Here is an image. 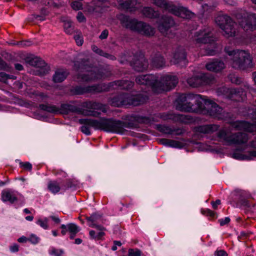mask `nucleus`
<instances>
[{
    "label": "nucleus",
    "instance_id": "obj_53",
    "mask_svg": "<svg viewBox=\"0 0 256 256\" xmlns=\"http://www.w3.org/2000/svg\"><path fill=\"white\" fill-rule=\"evenodd\" d=\"M10 251L12 252H16L19 250V246L16 244H14L10 246Z\"/></svg>",
    "mask_w": 256,
    "mask_h": 256
},
{
    "label": "nucleus",
    "instance_id": "obj_52",
    "mask_svg": "<svg viewBox=\"0 0 256 256\" xmlns=\"http://www.w3.org/2000/svg\"><path fill=\"white\" fill-rule=\"evenodd\" d=\"M0 70H4L7 71L10 70L9 66L0 58Z\"/></svg>",
    "mask_w": 256,
    "mask_h": 256
},
{
    "label": "nucleus",
    "instance_id": "obj_49",
    "mask_svg": "<svg viewBox=\"0 0 256 256\" xmlns=\"http://www.w3.org/2000/svg\"><path fill=\"white\" fill-rule=\"evenodd\" d=\"M10 78V75L7 74L4 72H0V81L6 83L7 80Z\"/></svg>",
    "mask_w": 256,
    "mask_h": 256
},
{
    "label": "nucleus",
    "instance_id": "obj_12",
    "mask_svg": "<svg viewBox=\"0 0 256 256\" xmlns=\"http://www.w3.org/2000/svg\"><path fill=\"white\" fill-rule=\"evenodd\" d=\"M248 116L256 120V107L250 108L248 110ZM232 126L238 130H244L249 132L256 131V120L253 124H250L244 121H238L232 124Z\"/></svg>",
    "mask_w": 256,
    "mask_h": 256
},
{
    "label": "nucleus",
    "instance_id": "obj_20",
    "mask_svg": "<svg viewBox=\"0 0 256 256\" xmlns=\"http://www.w3.org/2000/svg\"><path fill=\"white\" fill-rule=\"evenodd\" d=\"M206 68L208 70L218 72L224 68L225 64L220 60H214L207 63Z\"/></svg>",
    "mask_w": 256,
    "mask_h": 256
},
{
    "label": "nucleus",
    "instance_id": "obj_25",
    "mask_svg": "<svg viewBox=\"0 0 256 256\" xmlns=\"http://www.w3.org/2000/svg\"><path fill=\"white\" fill-rule=\"evenodd\" d=\"M111 86L113 88L129 89L133 86L134 83L127 80H117L112 82Z\"/></svg>",
    "mask_w": 256,
    "mask_h": 256
},
{
    "label": "nucleus",
    "instance_id": "obj_58",
    "mask_svg": "<svg viewBox=\"0 0 256 256\" xmlns=\"http://www.w3.org/2000/svg\"><path fill=\"white\" fill-rule=\"evenodd\" d=\"M108 30H103V31L102 32V33H101V34H100V36L99 38H100V39H102H102H105V38H106L108 37Z\"/></svg>",
    "mask_w": 256,
    "mask_h": 256
},
{
    "label": "nucleus",
    "instance_id": "obj_62",
    "mask_svg": "<svg viewBox=\"0 0 256 256\" xmlns=\"http://www.w3.org/2000/svg\"><path fill=\"white\" fill-rule=\"evenodd\" d=\"M28 240V238H27L24 236H22L18 239V241L19 242H22V243L26 242Z\"/></svg>",
    "mask_w": 256,
    "mask_h": 256
},
{
    "label": "nucleus",
    "instance_id": "obj_10",
    "mask_svg": "<svg viewBox=\"0 0 256 256\" xmlns=\"http://www.w3.org/2000/svg\"><path fill=\"white\" fill-rule=\"evenodd\" d=\"M218 137L220 140L230 144H242L247 142L248 137L247 134L238 132L230 134L226 130L222 129L218 132Z\"/></svg>",
    "mask_w": 256,
    "mask_h": 256
},
{
    "label": "nucleus",
    "instance_id": "obj_64",
    "mask_svg": "<svg viewBox=\"0 0 256 256\" xmlns=\"http://www.w3.org/2000/svg\"><path fill=\"white\" fill-rule=\"evenodd\" d=\"M250 146L252 148H256V137L250 142Z\"/></svg>",
    "mask_w": 256,
    "mask_h": 256
},
{
    "label": "nucleus",
    "instance_id": "obj_63",
    "mask_svg": "<svg viewBox=\"0 0 256 256\" xmlns=\"http://www.w3.org/2000/svg\"><path fill=\"white\" fill-rule=\"evenodd\" d=\"M15 68L18 70H22L23 69V66L21 64H14Z\"/></svg>",
    "mask_w": 256,
    "mask_h": 256
},
{
    "label": "nucleus",
    "instance_id": "obj_37",
    "mask_svg": "<svg viewBox=\"0 0 256 256\" xmlns=\"http://www.w3.org/2000/svg\"><path fill=\"white\" fill-rule=\"evenodd\" d=\"M48 186L49 190L54 194L58 193L60 188L58 183L55 181L50 182Z\"/></svg>",
    "mask_w": 256,
    "mask_h": 256
},
{
    "label": "nucleus",
    "instance_id": "obj_6",
    "mask_svg": "<svg viewBox=\"0 0 256 256\" xmlns=\"http://www.w3.org/2000/svg\"><path fill=\"white\" fill-rule=\"evenodd\" d=\"M120 19L124 26L140 34L151 36L155 34L154 28L145 22L126 16H122Z\"/></svg>",
    "mask_w": 256,
    "mask_h": 256
},
{
    "label": "nucleus",
    "instance_id": "obj_45",
    "mask_svg": "<svg viewBox=\"0 0 256 256\" xmlns=\"http://www.w3.org/2000/svg\"><path fill=\"white\" fill-rule=\"evenodd\" d=\"M72 8L76 10L82 9V2L78 1H74L71 4Z\"/></svg>",
    "mask_w": 256,
    "mask_h": 256
},
{
    "label": "nucleus",
    "instance_id": "obj_47",
    "mask_svg": "<svg viewBox=\"0 0 256 256\" xmlns=\"http://www.w3.org/2000/svg\"><path fill=\"white\" fill-rule=\"evenodd\" d=\"M28 240L33 244H36L39 242L40 238L36 235L32 234L28 238Z\"/></svg>",
    "mask_w": 256,
    "mask_h": 256
},
{
    "label": "nucleus",
    "instance_id": "obj_51",
    "mask_svg": "<svg viewBox=\"0 0 256 256\" xmlns=\"http://www.w3.org/2000/svg\"><path fill=\"white\" fill-rule=\"evenodd\" d=\"M20 164L21 167H22L24 169L26 170H30L32 168V165L28 162H20Z\"/></svg>",
    "mask_w": 256,
    "mask_h": 256
},
{
    "label": "nucleus",
    "instance_id": "obj_28",
    "mask_svg": "<svg viewBox=\"0 0 256 256\" xmlns=\"http://www.w3.org/2000/svg\"><path fill=\"white\" fill-rule=\"evenodd\" d=\"M68 74L67 72L64 70H58L53 76L54 81L56 82H60L66 78Z\"/></svg>",
    "mask_w": 256,
    "mask_h": 256
},
{
    "label": "nucleus",
    "instance_id": "obj_57",
    "mask_svg": "<svg viewBox=\"0 0 256 256\" xmlns=\"http://www.w3.org/2000/svg\"><path fill=\"white\" fill-rule=\"evenodd\" d=\"M230 222V218L228 217H226L224 218L220 219L219 222L221 226H224L228 224Z\"/></svg>",
    "mask_w": 256,
    "mask_h": 256
},
{
    "label": "nucleus",
    "instance_id": "obj_59",
    "mask_svg": "<svg viewBox=\"0 0 256 256\" xmlns=\"http://www.w3.org/2000/svg\"><path fill=\"white\" fill-rule=\"evenodd\" d=\"M211 204L212 208L214 209H216L218 208V206L220 204V200H217L215 202H212Z\"/></svg>",
    "mask_w": 256,
    "mask_h": 256
},
{
    "label": "nucleus",
    "instance_id": "obj_13",
    "mask_svg": "<svg viewBox=\"0 0 256 256\" xmlns=\"http://www.w3.org/2000/svg\"><path fill=\"white\" fill-rule=\"evenodd\" d=\"M138 97L139 96H132L128 94H124L113 98L110 100V103L113 106L117 107L128 104L136 106L140 104V102L136 100Z\"/></svg>",
    "mask_w": 256,
    "mask_h": 256
},
{
    "label": "nucleus",
    "instance_id": "obj_19",
    "mask_svg": "<svg viewBox=\"0 0 256 256\" xmlns=\"http://www.w3.org/2000/svg\"><path fill=\"white\" fill-rule=\"evenodd\" d=\"M132 65L136 70L142 72L147 68L148 62L144 56L142 54L138 58L132 62Z\"/></svg>",
    "mask_w": 256,
    "mask_h": 256
},
{
    "label": "nucleus",
    "instance_id": "obj_24",
    "mask_svg": "<svg viewBox=\"0 0 256 256\" xmlns=\"http://www.w3.org/2000/svg\"><path fill=\"white\" fill-rule=\"evenodd\" d=\"M232 157L238 160H251L256 158V150H252L247 154H244L236 150L232 154Z\"/></svg>",
    "mask_w": 256,
    "mask_h": 256
},
{
    "label": "nucleus",
    "instance_id": "obj_36",
    "mask_svg": "<svg viewBox=\"0 0 256 256\" xmlns=\"http://www.w3.org/2000/svg\"><path fill=\"white\" fill-rule=\"evenodd\" d=\"M98 90L96 86H92L88 87L85 88H82L80 86L76 87L75 88V92L77 94H81L86 92H92V91H98Z\"/></svg>",
    "mask_w": 256,
    "mask_h": 256
},
{
    "label": "nucleus",
    "instance_id": "obj_15",
    "mask_svg": "<svg viewBox=\"0 0 256 256\" xmlns=\"http://www.w3.org/2000/svg\"><path fill=\"white\" fill-rule=\"evenodd\" d=\"M157 80V76L154 74L140 75L136 78L137 84L150 86L154 92V87H156Z\"/></svg>",
    "mask_w": 256,
    "mask_h": 256
},
{
    "label": "nucleus",
    "instance_id": "obj_31",
    "mask_svg": "<svg viewBox=\"0 0 256 256\" xmlns=\"http://www.w3.org/2000/svg\"><path fill=\"white\" fill-rule=\"evenodd\" d=\"M202 86L210 84L214 82V78L210 74L200 73Z\"/></svg>",
    "mask_w": 256,
    "mask_h": 256
},
{
    "label": "nucleus",
    "instance_id": "obj_27",
    "mask_svg": "<svg viewBox=\"0 0 256 256\" xmlns=\"http://www.w3.org/2000/svg\"><path fill=\"white\" fill-rule=\"evenodd\" d=\"M152 64L154 67L161 68L164 66L165 60L160 54H158L152 58Z\"/></svg>",
    "mask_w": 256,
    "mask_h": 256
},
{
    "label": "nucleus",
    "instance_id": "obj_38",
    "mask_svg": "<svg viewBox=\"0 0 256 256\" xmlns=\"http://www.w3.org/2000/svg\"><path fill=\"white\" fill-rule=\"evenodd\" d=\"M64 26L65 32L68 34H71L73 31L72 22L69 20L64 21Z\"/></svg>",
    "mask_w": 256,
    "mask_h": 256
},
{
    "label": "nucleus",
    "instance_id": "obj_33",
    "mask_svg": "<svg viewBox=\"0 0 256 256\" xmlns=\"http://www.w3.org/2000/svg\"><path fill=\"white\" fill-rule=\"evenodd\" d=\"M68 231L70 233V238L73 239L76 234L80 230V228L74 223H70L66 224Z\"/></svg>",
    "mask_w": 256,
    "mask_h": 256
},
{
    "label": "nucleus",
    "instance_id": "obj_26",
    "mask_svg": "<svg viewBox=\"0 0 256 256\" xmlns=\"http://www.w3.org/2000/svg\"><path fill=\"white\" fill-rule=\"evenodd\" d=\"M141 12L144 16L148 18H156L160 16L159 12L154 10L151 7H144L142 10Z\"/></svg>",
    "mask_w": 256,
    "mask_h": 256
},
{
    "label": "nucleus",
    "instance_id": "obj_34",
    "mask_svg": "<svg viewBox=\"0 0 256 256\" xmlns=\"http://www.w3.org/2000/svg\"><path fill=\"white\" fill-rule=\"evenodd\" d=\"M94 120V119L92 118H82L79 120V122L81 124H84V126H82L80 128L81 131L84 134H86L87 136L90 135L91 132L90 130V127L93 128L92 126H90V124H88L86 122H82V120Z\"/></svg>",
    "mask_w": 256,
    "mask_h": 256
},
{
    "label": "nucleus",
    "instance_id": "obj_42",
    "mask_svg": "<svg viewBox=\"0 0 256 256\" xmlns=\"http://www.w3.org/2000/svg\"><path fill=\"white\" fill-rule=\"evenodd\" d=\"M64 253V250L60 249H56L54 248H52L49 250V254L53 256H61Z\"/></svg>",
    "mask_w": 256,
    "mask_h": 256
},
{
    "label": "nucleus",
    "instance_id": "obj_23",
    "mask_svg": "<svg viewBox=\"0 0 256 256\" xmlns=\"http://www.w3.org/2000/svg\"><path fill=\"white\" fill-rule=\"evenodd\" d=\"M102 218L100 214H94L86 218V220L88 222V225L90 227L94 228L98 230H102L104 227L101 225L98 224L97 222Z\"/></svg>",
    "mask_w": 256,
    "mask_h": 256
},
{
    "label": "nucleus",
    "instance_id": "obj_5",
    "mask_svg": "<svg viewBox=\"0 0 256 256\" xmlns=\"http://www.w3.org/2000/svg\"><path fill=\"white\" fill-rule=\"evenodd\" d=\"M192 40L195 44H211L212 48H206L204 54L214 56L218 52V46L214 43L215 38L210 28H204L195 32L192 36Z\"/></svg>",
    "mask_w": 256,
    "mask_h": 256
},
{
    "label": "nucleus",
    "instance_id": "obj_43",
    "mask_svg": "<svg viewBox=\"0 0 256 256\" xmlns=\"http://www.w3.org/2000/svg\"><path fill=\"white\" fill-rule=\"evenodd\" d=\"M232 92L234 94V96H236V97H237V96H240L241 97V99L240 100H244L245 98V97H246V92H242V94H240V91H236V89H234L232 90ZM237 100H240V99L239 98H236V99Z\"/></svg>",
    "mask_w": 256,
    "mask_h": 256
},
{
    "label": "nucleus",
    "instance_id": "obj_56",
    "mask_svg": "<svg viewBox=\"0 0 256 256\" xmlns=\"http://www.w3.org/2000/svg\"><path fill=\"white\" fill-rule=\"evenodd\" d=\"M215 256H228V254L224 250H217L214 252Z\"/></svg>",
    "mask_w": 256,
    "mask_h": 256
},
{
    "label": "nucleus",
    "instance_id": "obj_4",
    "mask_svg": "<svg viewBox=\"0 0 256 256\" xmlns=\"http://www.w3.org/2000/svg\"><path fill=\"white\" fill-rule=\"evenodd\" d=\"M92 126L95 130H100L108 132L123 134L126 127L125 122L111 119L101 118L99 120H82Z\"/></svg>",
    "mask_w": 256,
    "mask_h": 256
},
{
    "label": "nucleus",
    "instance_id": "obj_61",
    "mask_svg": "<svg viewBox=\"0 0 256 256\" xmlns=\"http://www.w3.org/2000/svg\"><path fill=\"white\" fill-rule=\"evenodd\" d=\"M18 44V45L20 46H30V44L28 42H18V43H17L16 44Z\"/></svg>",
    "mask_w": 256,
    "mask_h": 256
},
{
    "label": "nucleus",
    "instance_id": "obj_7",
    "mask_svg": "<svg viewBox=\"0 0 256 256\" xmlns=\"http://www.w3.org/2000/svg\"><path fill=\"white\" fill-rule=\"evenodd\" d=\"M152 4L164 10L183 18H190L194 14L186 8L176 6L168 0H152Z\"/></svg>",
    "mask_w": 256,
    "mask_h": 256
},
{
    "label": "nucleus",
    "instance_id": "obj_18",
    "mask_svg": "<svg viewBox=\"0 0 256 256\" xmlns=\"http://www.w3.org/2000/svg\"><path fill=\"white\" fill-rule=\"evenodd\" d=\"M175 24L174 20L171 16H164L162 17V22L158 26V30L164 35L168 36V29Z\"/></svg>",
    "mask_w": 256,
    "mask_h": 256
},
{
    "label": "nucleus",
    "instance_id": "obj_3",
    "mask_svg": "<svg viewBox=\"0 0 256 256\" xmlns=\"http://www.w3.org/2000/svg\"><path fill=\"white\" fill-rule=\"evenodd\" d=\"M74 68L78 72V78L84 82L95 80L104 78L103 70H99L97 68H92L87 60L82 62H76Z\"/></svg>",
    "mask_w": 256,
    "mask_h": 256
},
{
    "label": "nucleus",
    "instance_id": "obj_46",
    "mask_svg": "<svg viewBox=\"0 0 256 256\" xmlns=\"http://www.w3.org/2000/svg\"><path fill=\"white\" fill-rule=\"evenodd\" d=\"M88 107L92 109L102 110V104L96 102H90L88 105Z\"/></svg>",
    "mask_w": 256,
    "mask_h": 256
},
{
    "label": "nucleus",
    "instance_id": "obj_29",
    "mask_svg": "<svg viewBox=\"0 0 256 256\" xmlns=\"http://www.w3.org/2000/svg\"><path fill=\"white\" fill-rule=\"evenodd\" d=\"M187 82L190 86L194 88L202 86L200 74L196 76H192L187 80Z\"/></svg>",
    "mask_w": 256,
    "mask_h": 256
},
{
    "label": "nucleus",
    "instance_id": "obj_50",
    "mask_svg": "<svg viewBox=\"0 0 256 256\" xmlns=\"http://www.w3.org/2000/svg\"><path fill=\"white\" fill-rule=\"evenodd\" d=\"M186 118V116L180 114H176L174 116V120H178L182 122H186V121L185 120V118Z\"/></svg>",
    "mask_w": 256,
    "mask_h": 256
},
{
    "label": "nucleus",
    "instance_id": "obj_14",
    "mask_svg": "<svg viewBox=\"0 0 256 256\" xmlns=\"http://www.w3.org/2000/svg\"><path fill=\"white\" fill-rule=\"evenodd\" d=\"M2 201L4 203L13 204L20 200L22 202H24V196L18 191L12 189H6L1 192Z\"/></svg>",
    "mask_w": 256,
    "mask_h": 256
},
{
    "label": "nucleus",
    "instance_id": "obj_22",
    "mask_svg": "<svg viewBox=\"0 0 256 256\" xmlns=\"http://www.w3.org/2000/svg\"><path fill=\"white\" fill-rule=\"evenodd\" d=\"M120 8L133 12L138 8L136 0H117Z\"/></svg>",
    "mask_w": 256,
    "mask_h": 256
},
{
    "label": "nucleus",
    "instance_id": "obj_55",
    "mask_svg": "<svg viewBox=\"0 0 256 256\" xmlns=\"http://www.w3.org/2000/svg\"><path fill=\"white\" fill-rule=\"evenodd\" d=\"M76 18L80 22H84L86 20V18L82 12H78L76 16Z\"/></svg>",
    "mask_w": 256,
    "mask_h": 256
},
{
    "label": "nucleus",
    "instance_id": "obj_60",
    "mask_svg": "<svg viewBox=\"0 0 256 256\" xmlns=\"http://www.w3.org/2000/svg\"><path fill=\"white\" fill-rule=\"evenodd\" d=\"M61 228L62 229V230L61 232L62 234L64 236L66 234V232H68V226L67 225L65 224H62L60 226Z\"/></svg>",
    "mask_w": 256,
    "mask_h": 256
},
{
    "label": "nucleus",
    "instance_id": "obj_48",
    "mask_svg": "<svg viewBox=\"0 0 256 256\" xmlns=\"http://www.w3.org/2000/svg\"><path fill=\"white\" fill-rule=\"evenodd\" d=\"M229 78L232 83H234L238 84H240L242 82V80L240 78L234 75H230L229 76Z\"/></svg>",
    "mask_w": 256,
    "mask_h": 256
},
{
    "label": "nucleus",
    "instance_id": "obj_30",
    "mask_svg": "<svg viewBox=\"0 0 256 256\" xmlns=\"http://www.w3.org/2000/svg\"><path fill=\"white\" fill-rule=\"evenodd\" d=\"M218 126L216 124H208L200 126L198 128V131L204 134H209L216 131Z\"/></svg>",
    "mask_w": 256,
    "mask_h": 256
},
{
    "label": "nucleus",
    "instance_id": "obj_54",
    "mask_svg": "<svg viewBox=\"0 0 256 256\" xmlns=\"http://www.w3.org/2000/svg\"><path fill=\"white\" fill-rule=\"evenodd\" d=\"M78 46H82L83 44V40L80 35H76L74 37Z\"/></svg>",
    "mask_w": 256,
    "mask_h": 256
},
{
    "label": "nucleus",
    "instance_id": "obj_17",
    "mask_svg": "<svg viewBox=\"0 0 256 256\" xmlns=\"http://www.w3.org/2000/svg\"><path fill=\"white\" fill-rule=\"evenodd\" d=\"M186 59V54L184 49L182 46H179L174 50L170 62L174 64H179L182 62L185 64Z\"/></svg>",
    "mask_w": 256,
    "mask_h": 256
},
{
    "label": "nucleus",
    "instance_id": "obj_35",
    "mask_svg": "<svg viewBox=\"0 0 256 256\" xmlns=\"http://www.w3.org/2000/svg\"><path fill=\"white\" fill-rule=\"evenodd\" d=\"M39 108L42 110L53 114H58L59 112V110L56 106L50 104H41Z\"/></svg>",
    "mask_w": 256,
    "mask_h": 256
},
{
    "label": "nucleus",
    "instance_id": "obj_32",
    "mask_svg": "<svg viewBox=\"0 0 256 256\" xmlns=\"http://www.w3.org/2000/svg\"><path fill=\"white\" fill-rule=\"evenodd\" d=\"M106 228H104V230H98L96 231L94 230H90L89 232L90 238L92 239L99 240L102 239V237L105 235L104 231Z\"/></svg>",
    "mask_w": 256,
    "mask_h": 256
},
{
    "label": "nucleus",
    "instance_id": "obj_2",
    "mask_svg": "<svg viewBox=\"0 0 256 256\" xmlns=\"http://www.w3.org/2000/svg\"><path fill=\"white\" fill-rule=\"evenodd\" d=\"M204 96L192 94H182L176 100V108L179 110L187 112L200 110Z\"/></svg>",
    "mask_w": 256,
    "mask_h": 256
},
{
    "label": "nucleus",
    "instance_id": "obj_9",
    "mask_svg": "<svg viewBox=\"0 0 256 256\" xmlns=\"http://www.w3.org/2000/svg\"><path fill=\"white\" fill-rule=\"evenodd\" d=\"M156 87H154V92L160 93L164 91H168L174 88L178 82L176 76L166 74L162 76H158Z\"/></svg>",
    "mask_w": 256,
    "mask_h": 256
},
{
    "label": "nucleus",
    "instance_id": "obj_8",
    "mask_svg": "<svg viewBox=\"0 0 256 256\" xmlns=\"http://www.w3.org/2000/svg\"><path fill=\"white\" fill-rule=\"evenodd\" d=\"M215 22L222 30L225 37L230 38L236 36L237 25L230 16L226 14H220L216 18Z\"/></svg>",
    "mask_w": 256,
    "mask_h": 256
},
{
    "label": "nucleus",
    "instance_id": "obj_39",
    "mask_svg": "<svg viewBox=\"0 0 256 256\" xmlns=\"http://www.w3.org/2000/svg\"><path fill=\"white\" fill-rule=\"evenodd\" d=\"M92 50L96 53L100 55L103 56L105 57L109 58L112 60H114L115 58L112 56H109L108 54L103 52L101 50L98 48L96 46H92Z\"/></svg>",
    "mask_w": 256,
    "mask_h": 256
},
{
    "label": "nucleus",
    "instance_id": "obj_41",
    "mask_svg": "<svg viewBox=\"0 0 256 256\" xmlns=\"http://www.w3.org/2000/svg\"><path fill=\"white\" fill-rule=\"evenodd\" d=\"M48 219L46 218L44 219L39 218L36 222V224L44 230H47L48 228Z\"/></svg>",
    "mask_w": 256,
    "mask_h": 256
},
{
    "label": "nucleus",
    "instance_id": "obj_44",
    "mask_svg": "<svg viewBox=\"0 0 256 256\" xmlns=\"http://www.w3.org/2000/svg\"><path fill=\"white\" fill-rule=\"evenodd\" d=\"M141 251L138 249H130L128 250V256H140Z\"/></svg>",
    "mask_w": 256,
    "mask_h": 256
},
{
    "label": "nucleus",
    "instance_id": "obj_21",
    "mask_svg": "<svg viewBox=\"0 0 256 256\" xmlns=\"http://www.w3.org/2000/svg\"><path fill=\"white\" fill-rule=\"evenodd\" d=\"M29 64L34 66L40 68L39 74L41 76L45 74L48 72V68L44 62L38 58H32L30 60Z\"/></svg>",
    "mask_w": 256,
    "mask_h": 256
},
{
    "label": "nucleus",
    "instance_id": "obj_40",
    "mask_svg": "<svg viewBox=\"0 0 256 256\" xmlns=\"http://www.w3.org/2000/svg\"><path fill=\"white\" fill-rule=\"evenodd\" d=\"M183 144L179 141L169 140H168V146L174 148H182L183 146Z\"/></svg>",
    "mask_w": 256,
    "mask_h": 256
},
{
    "label": "nucleus",
    "instance_id": "obj_11",
    "mask_svg": "<svg viewBox=\"0 0 256 256\" xmlns=\"http://www.w3.org/2000/svg\"><path fill=\"white\" fill-rule=\"evenodd\" d=\"M200 110L206 111L210 116L218 119H222L224 116L223 109L205 96Z\"/></svg>",
    "mask_w": 256,
    "mask_h": 256
},
{
    "label": "nucleus",
    "instance_id": "obj_16",
    "mask_svg": "<svg viewBox=\"0 0 256 256\" xmlns=\"http://www.w3.org/2000/svg\"><path fill=\"white\" fill-rule=\"evenodd\" d=\"M240 26L244 30H252L256 28V14L253 13L247 14L246 17L240 22Z\"/></svg>",
    "mask_w": 256,
    "mask_h": 256
},
{
    "label": "nucleus",
    "instance_id": "obj_1",
    "mask_svg": "<svg viewBox=\"0 0 256 256\" xmlns=\"http://www.w3.org/2000/svg\"><path fill=\"white\" fill-rule=\"evenodd\" d=\"M224 51L230 56V64L232 68L238 70H245L252 66V58L248 51L234 50L229 46H226Z\"/></svg>",
    "mask_w": 256,
    "mask_h": 256
}]
</instances>
